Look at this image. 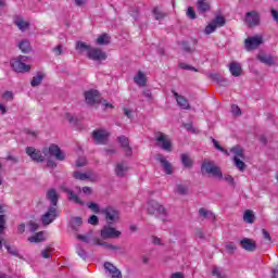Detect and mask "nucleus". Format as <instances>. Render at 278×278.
Returning <instances> with one entry per match:
<instances>
[{
  "instance_id": "obj_57",
  "label": "nucleus",
  "mask_w": 278,
  "mask_h": 278,
  "mask_svg": "<svg viewBox=\"0 0 278 278\" xmlns=\"http://www.w3.org/2000/svg\"><path fill=\"white\" fill-rule=\"evenodd\" d=\"M3 99H7V101H12V99H14V93H12V91H5L3 93Z\"/></svg>"
},
{
  "instance_id": "obj_8",
  "label": "nucleus",
  "mask_w": 278,
  "mask_h": 278,
  "mask_svg": "<svg viewBox=\"0 0 278 278\" xmlns=\"http://www.w3.org/2000/svg\"><path fill=\"white\" fill-rule=\"evenodd\" d=\"M101 214L105 216V220L109 225H113V223H118L121 218V214L112 206H108L105 208H101Z\"/></svg>"
},
{
  "instance_id": "obj_40",
  "label": "nucleus",
  "mask_w": 278,
  "mask_h": 278,
  "mask_svg": "<svg viewBox=\"0 0 278 278\" xmlns=\"http://www.w3.org/2000/svg\"><path fill=\"white\" fill-rule=\"evenodd\" d=\"M153 14L156 21H164L166 13L162 12L157 7L153 9Z\"/></svg>"
},
{
  "instance_id": "obj_10",
  "label": "nucleus",
  "mask_w": 278,
  "mask_h": 278,
  "mask_svg": "<svg viewBox=\"0 0 278 278\" xmlns=\"http://www.w3.org/2000/svg\"><path fill=\"white\" fill-rule=\"evenodd\" d=\"M101 238L103 240H114L116 238H121L122 232L121 230H116V228L112 227V226H104L101 229Z\"/></svg>"
},
{
  "instance_id": "obj_14",
  "label": "nucleus",
  "mask_w": 278,
  "mask_h": 278,
  "mask_svg": "<svg viewBox=\"0 0 278 278\" xmlns=\"http://www.w3.org/2000/svg\"><path fill=\"white\" fill-rule=\"evenodd\" d=\"M26 153L34 162H45V157H47V155L34 147L26 148Z\"/></svg>"
},
{
  "instance_id": "obj_31",
  "label": "nucleus",
  "mask_w": 278,
  "mask_h": 278,
  "mask_svg": "<svg viewBox=\"0 0 278 278\" xmlns=\"http://www.w3.org/2000/svg\"><path fill=\"white\" fill-rule=\"evenodd\" d=\"M134 81L135 84H137V86H147V76H144L142 72H138L137 75L134 77Z\"/></svg>"
},
{
  "instance_id": "obj_16",
  "label": "nucleus",
  "mask_w": 278,
  "mask_h": 278,
  "mask_svg": "<svg viewBox=\"0 0 278 278\" xmlns=\"http://www.w3.org/2000/svg\"><path fill=\"white\" fill-rule=\"evenodd\" d=\"M85 101L88 105H94V103H99L101 101V97H99V91L89 90L85 92Z\"/></svg>"
},
{
  "instance_id": "obj_50",
  "label": "nucleus",
  "mask_w": 278,
  "mask_h": 278,
  "mask_svg": "<svg viewBox=\"0 0 278 278\" xmlns=\"http://www.w3.org/2000/svg\"><path fill=\"white\" fill-rule=\"evenodd\" d=\"M187 16L189 18H191L192 21H194V18H197V13L194 12V9L192 7H189L187 9Z\"/></svg>"
},
{
  "instance_id": "obj_7",
  "label": "nucleus",
  "mask_w": 278,
  "mask_h": 278,
  "mask_svg": "<svg viewBox=\"0 0 278 278\" xmlns=\"http://www.w3.org/2000/svg\"><path fill=\"white\" fill-rule=\"evenodd\" d=\"M43 155H50L59 162L66 160V154L56 144H51L49 148L43 149Z\"/></svg>"
},
{
  "instance_id": "obj_55",
  "label": "nucleus",
  "mask_w": 278,
  "mask_h": 278,
  "mask_svg": "<svg viewBox=\"0 0 278 278\" xmlns=\"http://www.w3.org/2000/svg\"><path fill=\"white\" fill-rule=\"evenodd\" d=\"M217 84H219L220 86H224V88H227V86H229V80H227L224 77H219L217 78Z\"/></svg>"
},
{
  "instance_id": "obj_42",
  "label": "nucleus",
  "mask_w": 278,
  "mask_h": 278,
  "mask_svg": "<svg viewBox=\"0 0 278 278\" xmlns=\"http://www.w3.org/2000/svg\"><path fill=\"white\" fill-rule=\"evenodd\" d=\"M110 42V36L108 34L101 35L97 39V45L105 46Z\"/></svg>"
},
{
  "instance_id": "obj_9",
  "label": "nucleus",
  "mask_w": 278,
  "mask_h": 278,
  "mask_svg": "<svg viewBox=\"0 0 278 278\" xmlns=\"http://www.w3.org/2000/svg\"><path fill=\"white\" fill-rule=\"evenodd\" d=\"M60 216V211H58V206H50L48 211L41 216L42 225H51L55 218Z\"/></svg>"
},
{
  "instance_id": "obj_24",
  "label": "nucleus",
  "mask_w": 278,
  "mask_h": 278,
  "mask_svg": "<svg viewBox=\"0 0 278 278\" xmlns=\"http://www.w3.org/2000/svg\"><path fill=\"white\" fill-rule=\"evenodd\" d=\"M46 199L50 201L51 207H58V200L60 199V195L58 194V191L55 189H50L46 193Z\"/></svg>"
},
{
  "instance_id": "obj_30",
  "label": "nucleus",
  "mask_w": 278,
  "mask_h": 278,
  "mask_svg": "<svg viewBox=\"0 0 278 278\" xmlns=\"http://www.w3.org/2000/svg\"><path fill=\"white\" fill-rule=\"evenodd\" d=\"M211 23L216 29H218V27H225V23H227V21L225 20V16L216 15L215 18L211 21Z\"/></svg>"
},
{
  "instance_id": "obj_58",
  "label": "nucleus",
  "mask_w": 278,
  "mask_h": 278,
  "mask_svg": "<svg viewBox=\"0 0 278 278\" xmlns=\"http://www.w3.org/2000/svg\"><path fill=\"white\" fill-rule=\"evenodd\" d=\"M54 55H62V46H56L52 49Z\"/></svg>"
},
{
  "instance_id": "obj_52",
  "label": "nucleus",
  "mask_w": 278,
  "mask_h": 278,
  "mask_svg": "<svg viewBox=\"0 0 278 278\" xmlns=\"http://www.w3.org/2000/svg\"><path fill=\"white\" fill-rule=\"evenodd\" d=\"M231 112L235 116H240L242 114V111L240 110L239 105L233 104L231 106Z\"/></svg>"
},
{
  "instance_id": "obj_45",
  "label": "nucleus",
  "mask_w": 278,
  "mask_h": 278,
  "mask_svg": "<svg viewBox=\"0 0 278 278\" xmlns=\"http://www.w3.org/2000/svg\"><path fill=\"white\" fill-rule=\"evenodd\" d=\"M219 179H223L224 181H227L228 184H230V186H236V181L233 180V177L231 175H224L222 174V178Z\"/></svg>"
},
{
  "instance_id": "obj_28",
  "label": "nucleus",
  "mask_w": 278,
  "mask_h": 278,
  "mask_svg": "<svg viewBox=\"0 0 278 278\" xmlns=\"http://www.w3.org/2000/svg\"><path fill=\"white\" fill-rule=\"evenodd\" d=\"M229 71L233 77H240L242 75V66L239 63H231Z\"/></svg>"
},
{
  "instance_id": "obj_22",
  "label": "nucleus",
  "mask_w": 278,
  "mask_h": 278,
  "mask_svg": "<svg viewBox=\"0 0 278 278\" xmlns=\"http://www.w3.org/2000/svg\"><path fill=\"white\" fill-rule=\"evenodd\" d=\"M118 142H119L121 147L124 149L125 154L128 157H131L134 152H132L131 147H129V139L125 136H121V137H118Z\"/></svg>"
},
{
  "instance_id": "obj_37",
  "label": "nucleus",
  "mask_w": 278,
  "mask_h": 278,
  "mask_svg": "<svg viewBox=\"0 0 278 278\" xmlns=\"http://www.w3.org/2000/svg\"><path fill=\"white\" fill-rule=\"evenodd\" d=\"M42 79H45V74L38 73L36 76L33 77L30 86L33 88H36V86H40V84H42Z\"/></svg>"
},
{
  "instance_id": "obj_56",
  "label": "nucleus",
  "mask_w": 278,
  "mask_h": 278,
  "mask_svg": "<svg viewBox=\"0 0 278 278\" xmlns=\"http://www.w3.org/2000/svg\"><path fill=\"white\" fill-rule=\"evenodd\" d=\"M262 235L264 240H267V242H270V240H273V238L270 237V233L266 229H262Z\"/></svg>"
},
{
  "instance_id": "obj_39",
  "label": "nucleus",
  "mask_w": 278,
  "mask_h": 278,
  "mask_svg": "<svg viewBox=\"0 0 278 278\" xmlns=\"http://www.w3.org/2000/svg\"><path fill=\"white\" fill-rule=\"evenodd\" d=\"M181 163L185 166V168L192 167V159H190L188 154H181Z\"/></svg>"
},
{
  "instance_id": "obj_36",
  "label": "nucleus",
  "mask_w": 278,
  "mask_h": 278,
  "mask_svg": "<svg viewBox=\"0 0 278 278\" xmlns=\"http://www.w3.org/2000/svg\"><path fill=\"white\" fill-rule=\"evenodd\" d=\"M200 216L203 218H207L208 220H216V216L212 213V211H207L204 207L199 210Z\"/></svg>"
},
{
  "instance_id": "obj_20",
  "label": "nucleus",
  "mask_w": 278,
  "mask_h": 278,
  "mask_svg": "<svg viewBox=\"0 0 278 278\" xmlns=\"http://www.w3.org/2000/svg\"><path fill=\"white\" fill-rule=\"evenodd\" d=\"M127 173H129V165L125 162L116 163L115 165V175L116 177H127Z\"/></svg>"
},
{
  "instance_id": "obj_59",
  "label": "nucleus",
  "mask_w": 278,
  "mask_h": 278,
  "mask_svg": "<svg viewBox=\"0 0 278 278\" xmlns=\"http://www.w3.org/2000/svg\"><path fill=\"white\" fill-rule=\"evenodd\" d=\"M38 228H39L38 224H36L34 222L29 223V230L30 231H33V232L38 231Z\"/></svg>"
},
{
  "instance_id": "obj_6",
  "label": "nucleus",
  "mask_w": 278,
  "mask_h": 278,
  "mask_svg": "<svg viewBox=\"0 0 278 278\" xmlns=\"http://www.w3.org/2000/svg\"><path fill=\"white\" fill-rule=\"evenodd\" d=\"M27 62V56H18L11 61V66L15 73H29L31 71V66L25 64Z\"/></svg>"
},
{
  "instance_id": "obj_54",
  "label": "nucleus",
  "mask_w": 278,
  "mask_h": 278,
  "mask_svg": "<svg viewBox=\"0 0 278 278\" xmlns=\"http://www.w3.org/2000/svg\"><path fill=\"white\" fill-rule=\"evenodd\" d=\"M89 225H99V217L97 215H91L88 218Z\"/></svg>"
},
{
  "instance_id": "obj_23",
  "label": "nucleus",
  "mask_w": 278,
  "mask_h": 278,
  "mask_svg": "<svg viewBox=\"0 0 278 278\" xmlns=\"http://www.w3.org/2000/svg\"><path fill=\"white\" fill-rule=\"evenodd\" d=\"M257 60L262 62V64H266V66H273L275 62L277 61L275 56L270 54H266L264 52H261L257 54Z\"/></svg>"
},
{
  "instance_id": "obj_44",
  "label": "nucleus",
  "mask_w": 278,
  "mask_h": 278,
  "mask_svg": "<svg viewBox=\"0 0 278 278\" xmlns=\"http://www.w3.org/2000/svg\"><path fill=\"white\" fill-rule=\"evenodd\" d=\"M181 47L182 51H185L186 53H194L195 51V48L190 47V43H188L187 41H182Z\"/></svg>"
},
{
  "instance_id": "obj_60",
  "label": "nucleus",
  "mask_w": 278,
  "mask_h": 278,
  "mask_svg": "<svg viewBox=\"0 0 278 278\" xmlns=\"http://www.w3.org/2000/svg\"><path fill=\"white\" fill-rule=\"evenodd\" d=\"M179 68H182L184 71H194V67H190L186 63H179Z\"/></svg>"
},
{
  "instance_id": "obj_46",
  "label": "nucleus",
  "mask_w": 278,
  "mask_h": 278,
  "mask_svg": "<svg viewBox=\"0 0 278 278\" xmlns=\"http://www.w3.org/2000/svg\"><path fill=\"white\" fill-rule=\"evenodd\" d=\"M213 144L217 151H222V153H225V155H229V151L225 150L220 144H218V141L216 139H213Z\"/></svg>"
},
{
  "instance_id": "obj_13",
  "label": "nucleus",
  "mask_w": 278,
  "mask_h": 278,
  "mask_svg": "<svg viewBox=\"0 0 278 278\" xmlns=\"http://www.w3.org/2000/svg\"><path fill=\"white\" fill-rule=\"evenodd\" d=\"M156 162H160L165 175H173V165L166 157L162 154H156L155 155Z\"/></svg>"
},
{
  "instance_id": "obj_61",
  "label": "nucleus",
  "mask_w": 278,
  "mask_h": 278,
  "mask_svg": "<svg viewBox=\"0 0 278 278\" xmlns=\"http://www.w3.org/2000/svg\"><path fill=\"white\" fill-rule=\"evenodd\" d=\"M47 166L49 168H55L58 166V163H55V161H53V160H49L47 163Z\"/></svg>"
},
{
  "instance_id": "obj_43",
  "label": "nucleus",
  "mask_w": 278,
  "mask_h": 278,
  "mask_svg": "<svg viewBox=\"0 0 278 278\" xmlns=\"http://www.w3.org/2000/svg\"><path fill=\"white\" fill-rule=\"evenodd\" d=\"M87 207L89 210H91V212H93V214H99L101 213V206H99L97 203L94 202H89L87 203Z\"/></svg>"
},
{
  "instance_id": "obj_33",
  "label": "nucleus",
  "mask_w": 278,
  "mask_h": 278,
  "mask_svg": "<svg viewBox=\"0 0 278 278\" xmlns=\"http://www.w3.org/2000/svg\"><path fill=\"white\" fill-rule=\"evenodd\" d=\"M213 277L216 278H227V273H225V269L218 266H214L212 269Z\"/></svg>"
},
{
  "instance_id": "obj_29",
  "label": "nucleus",
  "mask_w": 278,
  "mask_h": 278,
  "mask_svg": "<svg viewBox=\"0 0 278 278\" xmlns=\"http://www.w3.org/2000/svg\"><path fill=\"white\" fill-rule=\"evenodd\" d=\"M210 1L207 0H198L197 2V9L202 12V13H205V12H210Z\"/></svg>"
},
{
  "instance_id": "obj_63",
  "label": "nucleus",
  "mask_w": 278,
  "mask_h": 278,
  "mask_svg": "<svg viewBox=\"0 0 278 278\" xmlns=\"http://www.w3.org/2000/svg\"><path fill=\"white\" fill-rule=\"evenodd\" d=\"M78 240H81L83 242H90V240H88V236H84V235H78L77 236Z\"/></svg>"
},
{
  "instance_id": "obj_62",
  "label": "nucleus",
  "mask_w": 278,
  "mask_h": 278,
  "mask_svg": "<svg viewBox=\"0 0 278 278\" xmlns=\"http://www.w3.org/2000/svg\"><path fill=\"white\" fill-rule=\"evenodd\" d=\"M271 16L276 23H278V11L275 9H271Z\"/></svg>"
},
{
  "instance_id": "obj_1",
  "label": "nucleus",
  "mask_w": 278,
  "mask_h": 278,
  "mask_svg": "<svg viewBox=\"0 0 278 278\" xmlns=\"http://www.w3.org/2000/svg\"><path fill=\"white\" fill-rule=\"evenodd\" d=\"M76 50L80 53L86 52L87 58L93 60V62H103L104 60H108V53L99 48H91L84 41H78L76 43Z\"/></svg>"
},
{
  "instance_id": "obj_26",
  "label": "nucleus",
  "mask_w": 278,
  "mask_h": 278,
  "mask_svg": "<svg viewBox=\"0 0 278 278\" xmlns=\"http://www.w3.org/2000/svg\"><path fill=\"white\" fill-rule=\"evenodd\" d=\"M14 24L21 31H25L29 28V23L23 20L21 16H15L14 17Z\"/></svg>"
},
{
  "instance_id": "obj_19",
  "label": "nucleus",
  "mask_w": 278,
  "mask_h": 278,
  "mask_svg": "<svg viewBox=\"0 0 278 278\" xmlns=\"http://www.w3.org/2000/svg\"><path fill=\"white\" fill-rule=\"evenodd\" d=\"M73 177L78 179L79 181H86L88 179L90 181H97V175L92 174V172H86V173L74 172Z\"/></svg>"
},
{
  "instance_id": "obj_53",
  "label": "nucleus",
  "mask_w": 278,
  "mask_h": 278,
  "mask_svg": "<svg viewBox=\"0 0 278 278\" xmlns=\"http://www.w3.org/2000/svg\"><path fill=\"white\" fill-rule=\"evenodd\" d=\"M86 164H88V162L86 161L85 157H79V159L76 161V166H77V168H83V166H86Z\"/></svg>"
},
{
  "instance_id": "obj_64",
  "label": "nucleus",
  "mask_w": 278,
  "mask_h": 278,
  "mask_svg": "<svg viewBox=\"0 0 278 278\" xmlns=\"http://www.w3.org/2000/svg\"><path fill=\"white\" fill-rule=\"evenodd\" d=\"M170 278H184V274H181V273H175V274L172 275Z\"/></svg>"
},
{
  "instance_id": "obj_18",
  "label": "nucleus",
  "mask_w": 278,
  "mask_h": 278,
  "mask_svg": "<svg viewBox=\"0 0 278 278\" xmlns=\"http://www.w3.org/2000/svg\"><path fill=\"white\" fill-rule=\"evenodd\" d=\"M109 136L110 134L108 130H94L92 132V138L96 142H98V144H105V142H108Z\"/></svg>"
},
{
  "instance_id": "obj_4",
  "label": "nucleus",
  "mask_w": 278,
  "mask_h": 278,
  "mask_svg": "<svg viewBox=\"0 0 278 278\" xmlns=\"http://www.w3.org/2000/svg\"><path fill=\"white\" fill-rule=\"evenodd\" d=\"M231 153H233V162H235V166L236 168H238V170H240V173H244V170H247V164L244 163V150H242V148H240L239 146H236L233 148H231Z\"/></svg>"
},
{
  "instance_id": "obj_5",
  "label": "nucleus",
  "mask_w": 278,
  "mask_h": 278,
  "mask_svg": "<svg viewBox=\"0 0 278 278\" xmlns=\"http://www.w3.org/2000/svg\"><path fill=\"white\" fill-rule=\"evenodd\" d=\"M156 147L163 149V151H167L170 153L173 151V142L170 141V137L165 135L164 132H155Z\"/></svg>"
},
{
  "instance_id": "obj_51",
  "label": "nucleus",
  "mask_w": 278,
  "mask_h": 278,
  "mask_svg": "<svg viewBox=\"0 0 278 278\" xmlns=\"http://www.w3.org/2000/svg\"><path fill=\"white\" fill-rule=\"evenodd\" d=\"M5 223H7L5 215H0V233L4 231Z\"/></svg>"
},
{
  "instance_id": "obj_34",
  "label": "nucleus",
  "mask_w": 278,
  "mask_h": 278,
  "mask_svg": "<svg viewBox=\"0 0 278 278\" xmlns=\"http://www.w3.org/2000/svg\"><path fill=\"white\" fill-rule=\"evenodd\" d=\"M243 220L244 223L253 225V223H255V214H253V211L247 210L243 214Z\"/></svg>"
},
{
  "instance_id": "obj_49",
  "label": "nucleus",
  "mask_w": 278,
  "mask_h": 278,
  "mask_svg": "<svg viewBox=\"0 0 278 278\" xmlns=\"http://www.w3.org/2000/svg\"><path fill=\"white\" fill-rule=\"evenodd\" d=\"M176 192H178V194H188V187L184 185H178L176 188Z\"/></svg>"
},
{
  "instance_id": "obj_25",
  "label": "nucleus",
  "mask_w": 278,
  "mask_h": 278,
  "mask_svg": "<svg viewBox=\"0 0 278 278\" xmlns=\"http://www.w3.org/2000/svg\"><path fill=\"white\" fill-rule=\"evenodd\" d=\"M64 192H66L68 197V201H72L73 203H76L77 205H84V201L79 198V195L75 194L73 190L71 189H64Z\"/></svg>"
},
{
  "instance_id": "obj_15",
  "label": "nucleus",
  "mask_w": 278,
  "mask_h": 278,
  "mask_svg": "<svg viewBox=\"0 0 278 278\" xmlns=\"http://www.w3.org/2000/svg\"><path fill=\"white\" fill-rule=\"evenodd\" d=\"M104 270L106 273V275H110V277L112 278H122L123 275L121 274V270L114 266V264L110 263V262H105L104 263Z\"/></svg>"
},
{
  "instance_id": "obj_27",
  "label": "nucleus",
  "mask_w": 278,
  "mask_h": 278,
  "mask_svg": "<svg viewBox=\"0 0 278 278\" xmlns=\"http://www.w3.org/2000/svg\"><path fill=\"white\" fill-rule=\"evenodd\" d=\"M96 244H98V247H103L104 249H106V251H113V253H117V251L121 249V247L118 245H114L109 242H101V240H98Z\"/></svg>"
},
{
  "instance_id": "obj_47",
  "label": "nucleus",
  "mask_w": 278,
  "mask_h": 278,
  "mask_svg": "<svg viewBox=\"0 0 278 278\" xmlns=\"http://www.w3.org/2000/svg\"><path fill=\"white\" fill-rule=\"evenodd\" d=\"M5 249L10 255H14V257H18V250L14 247L5 245Z\"/></svg>"
},
{
  "instance_id": "obj_35",
  "label": "nucleus",
  "mask_w": 278,
  "mask_h": 278,
  "mask_svg": "<svg viewBox=\"0 0 278 278\" xmlns=\"http://www.w3.org/2000/svg\"><path fill=\"white\" fill-rule=\"evenodd\" d=\"M45 240H47L45 231L37 232L35 236L28 238L30 242H45Z\"/></svg>"
},
{
  "instance_id": "obj_48",
  "label": "nucleus",
  "mask_w": 278,
  "mask_h": 278,
  "mask_svg": "<svg viewBox=\"0 0 278 278\" xmlns=\"http://www.w3.org/2000/svg\"><path fill=\"white\" fill-rule=\"evenodd\" d=\"M214 31H216V28L214 27L213 23L211 22L204 29V34H206V36H210V34H214Z\"/></svg>"
},
{
  "instance_id": "obj_3",
  "label": "nucleus",
  "mask_w": 278,
  "mask_h": 278,
  "mask_svg": "<svg viewBox=\"0 0 278 278\" xmlns=\"http://www.w3.org/2000/svg\"><path fill=\"white\" fill-rule=\"evenodd\" d=\"M202 175H211L217 179H223V172L214 164V161L204 160L201 166Z\"/></svg>"
},
{
  "instance_id": "obj_32",
  "label": "nucleus",
  "mask_w": 278,
  "mask_h": 278,
  "mask_svg": "<svg viewBox=\"0 0 278 278\" xmlns=\"http://www.w3.org/2000/svg\"><path fill=\"white\" fill-rule=\"evenodd\" d=\"M83 223L81 217H72L70 220V225L74 231H79Z\"/></svg>"
},
{
  "instance_id": "obj_41",
  "label": "nucleus",
  "mask_w": 278,
  "mask_h": 278,
  "mask_svg": "<svg viewBox=\"0 0 278 278\" xmlns=\"http://www.w3.org/2000/svg\"><path fill=\"white\" fill-rule=\"evenodd\" d=\"M52 255H53V248L51 247H48L41 251V257H43V260H51Z\"/></svg>"
},
{
  "instance_id": "obj_17",
  "label": "nucleus",
  "mask_w": 278,
  "mask_h": 278,
  "mask_svg": "<svg viewBox=\"0 0 278 278\" xmlns=\"http://www.w3.org/2000/svg\"><path fill=\"white\" fill-rule=\"evenodd\" d=\"M240 247L244 251H248L249 253H253V251H255V249H257V243L253 239L243 238L240 241Z\"/></svg>"
},
{
  "instance_id": "obj_11",
  "label": "nucleus",
  "mask_w": 278,
  "mask_h": 278,
  "mask_svg": "<svg viewBox=\"0 0 278 278\" xmlns=\"http://www.w3.org/2000/svg\"><path fill=\"white\" fill-rule=\"evenodd\" d=\"M264 42V38L260 35L253 36V37H248L244 40V47L247 51H253L260 47Z\"/></svg>"
},
{
  "instance_id": "obj_12",
  "label": "nucleus",
  "mask_w": 278,
  "mask_h": 278,
  "mask_svg": "<svg viewBox=\"0 0 278 278\" xmlns=\"http://www.w3.org/2000/svg\"><path fill=\"white\" fill-rule=\"evenodd\" d=\"M244 21L248 27H257L260 25V13L257 11L248 12Z\"/></svg>"
},
{
  "instance_id": "obj_38",
  "label": "nucleus",
  "mask_w": 278,
  "mask_h": 278,
  "mask_svg": "<svg viewBox=\"0 0 278 278\" xmlns=\"http://www.w3.org/2000/svg\"><path fill=\"white\" fill-rule=\"evenodd\" d=\"M18 48L23 53H29L31 51V43H29V40H22L18 43Z\"/></svg>"
},
{
  "instance_id": "obj_2",
  "label": "nucleus",
  "mask_w": 278,
  "mask_h": 278,
  "mask_svg": "<svg viewBox=\"0 0 278 278\" xmlns=\"http://www.w3.org/2000/svg\"><path fill=\"white\" fill-rule=\"evenodd\" d=\"M147 212L150 216H155V218H160L163 223L168 220V212L164 205L160 204V202L155 200H151L147 204Z\"/></svg>"
},
{
  "instance_id": "obj_21",
  "label": "nucleus",
  "mask_w": 278,
  "mask_h": 278,
  "mask_svg": "<svg viewBox=\"0 0 278 278\" xmlns=\"http://www.w3.org/2000/svg\"><path fill=\"white\" fill-rule=\"evenodd\" d=\"M177 104L179 105V108H181V110H190V102H188V99H186V97L177 93L176 91H172Z\"/></svg>"
}]
</instances>
